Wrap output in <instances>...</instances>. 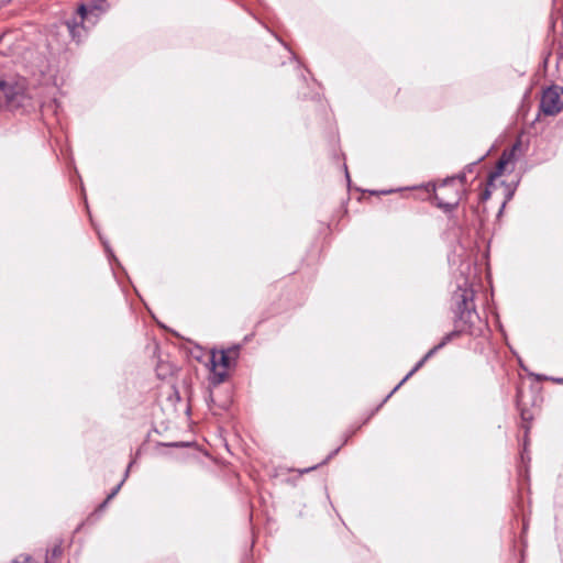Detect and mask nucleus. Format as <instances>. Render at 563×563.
<instances>
[{
    "instance_id": "1",
    "label": "nucleus",
    "mask_w": 563,
    "mask_h": 563,
    "mask_svg": "<svg viewBox=\"0 0 563 563\" xmlns=\"http://www.w3.org/2000/svg\"><path fill=\"white\" fill-rule=\"evenodd\" d=\"M34 107L24 78H0V109L27 110Z\"/></svg>"
},
{
    "instance_id": "2",
    "label": "nucleus",
    "mask_w": 563,
    "mask_h": 563,
    "mask_svg": "<svg viewBox=\"0 0 563 563\" xmlns=\"http://www.w3.org/2000/svg\"><path fill=\"white\" fill-rule=\"evenodd\" d=\"M475 290L473 289V282L466 277L457 279V288L453 295L455 305V313L460 322H463L465 328L472 327L476 319H478L474 305Z\"/></svg>"
},
{
    "instance_id": "3",
    "label": "nucleus",
    "mask_w": 563,
    "mask_h": 563,
    "mask_svg": "<svg viewBox=\"0 0 563 563\" xmlns=\"http://www.w3.org/2000/svg\"><path fill=\"white\" fill-rule=\"evenodd\" d=\"M107 10V0H90L88 3L80 4L77 11L80 19V25L76 20L68 21L66 23L73 40L80 42L86 34V27L93 26L98 22L100 15Z\"/></svg>"
},
{
    "instance_id": "4",
    "label": "nucleus",
    "mask_w": 563,
    "mask_h": 563,
    "mask_svg": "<svg viewBox=\"0 0 563 563\" xmlns=\"http://www.w3.org/2000/svg\"><path fill=\"white\" fill-rule=\"evenodd\" d=\"M240 346L234 345L227 350H212L209 356V368L212 374L213 384H221L227 375L230 366L239 356Z\"/></svg>"
},
{
    "instance_id": "5",
    "label": "nucleus",
    "mask_w": 563,
    "mask_h": 563,
    "mask_svg": "<svg viewBox=\"0 0 563 563\" xmlns=\"http://www.w3.org/2000/svg\"><path fill=\"white\" fill-rule=\"evenodd\" d=\"M463 178H449L434 188L433 199L438 207L445 210L455 208L460 200V190Z\"/></svg>"
},
{
    "instance_id": "6",
    "label": "nucleus",
    "mask_w": 563,
    "mask_h": 563,
    "mask_svg": "<svg viewBox=\"0 0 563 563\" xmlns=\"http://www.w3.org/2000/svg\"><path fill=\"white\" fill-rule=\"evenodd\" d=\"M541 111L547 115H555L563 110V89L553 86L545 89L540 102Z\"/></svg>"
},
{
    "instance_id": "7",
    "label": "nucleus",
    "mask_w": 563,
    "mask_h": 563,
    "mask_svg": "<svg viewBox=\"0 0 563 563\" xmlns=\"http://www.w3.org/2000/svg\"><path fill=\"white\" fill-rule=\"evenodd\" d=\"M521 143L518 141L512 145L510 151L504 152L497 163L496 170L489 175L488 186L482 194V200H487L490 197V188L494 186V181L504 173L507 166L515 161L516 152L519 151Z\"/></svg>"
},
{
    "instance_id": "8",
    "label": "nucleus",
    "mask_w": 563,
    "mask_h": 563,
    "mask_svg": "<svg viewBox=\"0 0 563 563\" xmlns=\"http://www.w3.org/2000/svg\"><path fill=\"white\" fill-rule=\"evenodd\" d=\"M456 335V332H452L443 338L442 342L431 349L417 364L416 366L404 377V379L393 389V391L387 396L390 397L393 393H395L410 376H412L426 361L431 357L438 350L442 349L453 336Z\"/></svg>"
},
{
    "instance_id": "9",
    "label": "nucleus",
    "mask_w": 563,
    "mask_h": 563,
    "mask_svg": "<svg viewBox=\"0 0 563 563\" xmlns=\"http://www.w3.org/2000/svg\"><path fill=\"white\" fill-rule=\"evenodd\" d=\"M131 465L132 464H130L128 466V470L125 471V474H124V478L112 489V492L108 495V497L103 501V504L100 505V507H99L100 510L103 509L107 506L108 501H110L119 493V490L121 489L125 478L129 476V470H130Z\"/></svg>"
},
{
    "instance_id": "10",
    "label": "nucleus",
    "mask_w": 563,
    "mask_h": 563,
    "mask_svg": "<svg viewBox=\"0 0 563 563\" xmlns=\"http://www.w3.org/2000/svg\"><path fill=\"white\" fill-rule=\"evenodd\" d=\"M11 563H35L34 560L29 555H20Z\"/></svg>"
},
{
    "instance_id": "11",
    "label": "nucleus",
    "mask_w": 563,
    "mask_h": 563,
    "mask_svg": "<svg viewBox=\"0 0 563 563\" xmlns=\"http://www.w3.org/2000/svg\"><path fill=\"white\" fill-rule=\"evenodd\" d=\"M521 418H522V420H525V421L529 419V417L527 416V413H526V411H525V410H521Z\"/></svg>"
},
{
    "instance_id": "12",
    "label": "nucleus",
    "mask_w": 563,
    "mask_h": 563,
    "mask_svg": "<svg viewBox=\"0 0 563 563\" xmlns=\"http://www.w3.org/2000/svg\"><path fill=\"white\" fill-rule=\"evenodd\" d=\"M311 470H314V466H311L310 468L306 470L305 472H309Z\"/></svg>"
}]
</instances>
